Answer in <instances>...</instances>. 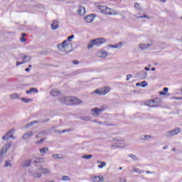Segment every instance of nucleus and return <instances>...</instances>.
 I'll use <instances>...</instances> for the list:
<instances>
[{
  "mask_svg": "<svg viewBox=\"0 0 182 182\" xmlns=\"http://www.w3.org/2000/svg\"><path fill=\"white\" fill-rule=\"evenodd\" d=\"M97 9L104 15H108L110 16H116L119 14V11L114 10L106 5H100L97 6Z\"/></svg>",
  "mask_w": 182,
  "mask_h": 182,
  "instance_id": "obj_1",
  "label": "nucleus"
},
{
  "mask_svg": "<svg viewBox=\"0 0 182 182\" xmlns=\"http://www.w3.org/2000/svg\"><path fill=\"white\" fill-rule=\"evenodd\" d=\"M58 48L60 52L69 53V52H72V43H68V41H64L62 43L58 45Z\"/></svg>",
  "mask_w": 182,
  "mask_h": 182,
  "instance_id": "obj_2",
  "label": "nucleus"
},
{
  "mask_svg": "<svg viewBox=\"0 0 182 182\" xmlns=\"http://www.w3.org/2000/svg\"><path fill=\"white\" fill-rule=\"evenodd\" d=\"M106 38H99L90 41V43L87 45V49H92L93 46H102L103 43H105Z\"/></svg>",
  "mask_w": 182,
  "mask_h": 182,
  "instance_id": "obj_3",
  "label": "nucleus"
},
{
  "mask_svg": "<svg viewBox=\"0 0 182 182\" xmlns=\"http://www.w3.org/2000/svg\"><path fill=\"white\" fill-rule=\"evenodd\" d=\"M107 109V105H102L100 108L95 107L91 109L92 116L97 117L100 116L102 112H105Z\"/></svg>",
  "mask_w": 182,
  "mask_h": 182,
  "instance_id": "obj_4",
  "label": "nucleus"
},
{
  "mask_svg": "<svg viewBox=\"0 0 182 182\" xmlns=\"http://www.w3.org/2000/svg\"><path fill=\"white\" fill-rule=\"evenodd\" d=\"M110 92V88L108 87L97 89L94 91V93L98 95L99 96H105V95H107Z\"/></svg>",
  "mask_w": 182,
  "mask_h": 182,
  "instance_id": "obj_5",
  "label": "nucleus"
},
{
  "mask_svg": "<svg viewBox=\"0 0 182 182\" xmlns=\"http://www.w3.org/2000/svg\"><path fill=\"white\" fill-rule=\"evenodd\" d=\"M58 100L60 103L67 105V106H71L72 105V96L62 97Z\"/></svg>",
  "mask_w": 182,
  "mask_h": 182,
  "instance_id": "obj_6",
  "label": "nucleus"
},
{
  "mask_svg": "<svg viewBox=\"0 0 182 182\" xmlns=\"http://www.w3.org/2000/svg\"><path fill=\"white\" fill-rule=\"evenodd\" d=\"M145 105L149 107H159L160 106V100H149L145 102Z\"/></svg>",
  "mask_w": 182,
  "mask_h": 182,
  "instance_id": "obj_7",
  "label": "nucleus"
},
{
  "mask_svg": "<svg viewBox=\"0 0 182 182\" xmlns=\"http://www.w3.org/2000/svg\"><path fill=\"white\" fill-rule=\"evenodd\" d=\"M181 132V129L179 127L175 128L174 129L169 131L166 133L167 137H172L173 136H176V134H178Z\"/></svg>",
  "mask_w": 182,
  "mask_h": 182,
  "instance_id": "obj_8",
  "label": "nucleus"
},
{
  "mask_svg": "<svg viewBox=\"0 0 182 182\" xmlns=\"http://www.w3.org/2000/svg\"><path fill=\"white\" fill-rule=\"evenodd\" d=\"M77 105H82V100L77 98V97L71 96V106H76Z\"/></svg>",
  "mask_w": 182,
  "mask_h": 182,
  "instance_id": "obj_9",
  "label": "nucleus"
},
{
  "mask_svg": "<svg viewBox=\"0 0 182 182\" xmlns=\"http://www.w3.org/2000/svg\"><path fill=\"white\" fill-rule=\"evenodd\" d=\"M96 55L98 58H102V59H105L107 58V55H109V53H107V51L105 50H100L96 53Z\"/></svg>",
  "mask_w": 182,
  "mask_h": 182,
  "instance_id": "obj_10",
  "label": "nucleus"
},
{
  "mask_svg": "<svg viewBox=\"0 0 182 182\" xmlns=\"http://www.w3.org/2000/svg\"><path fill=\"white\" fill-rule=\"evenodd\" d=\"M14 132H15V129H11V131H9L4 136H3L2 139L3 140H9V139H11V138L14 139V135L12 134V133H14Z\"/></svg>",
  "mask_w": 182,
  "mask_h": 182,
  "instance_id": "obj_11",
  "label": "nucleus"
},
{
  "mask_svg": "<svg viewBox=\"0 0 182 182\" xmlns=\"http://www.w3.org/2000/svg\"><path fill=\"white\" fill-rule=\"evenodd\" d=\"M96 16V15L95 14H90V15H88L85 18V21L87 23H90L92 22H93V19H95V17Z\"/></svg>",
  "mask_w": 182,
  "mask_h": 182,
  "instance_id": "obj_12",
  "label": "nucleus"
},
{
  "mask_svg": "<svg viewBox=\"0 0 182 182\" xmlns=\"http://www.w3.org/2000/svg\"><path fill=\"white\" fill-rule=\"evenodd\" d=\"M91 180L93 182H102L105 180V177L103 176H93Z\"/></svg>",
  "mask_w": 182,
  "mask_h": 182,
  "instance_id": "obj_13",
  "label": "nucleus"
},
{
  "mask_svg": "<svg viewBox=\"0 0 182 182\" xmlns=\"http://www.w3.org/2000/svg\"><path fill=\"white\" fill-rule=\"evenodd\" d=\"M77 14L80 15V16H83V15L86 14V9L82 6H79Z\"/></svg>",
  "mask_w": 182,
  "mask_h": 182,
  "instance_id": "obj_14",
  "label": "nucleus"
},
{
  "mask_svg": "<svg viewBox=\"0 0 182 182\" xmlns=\"http://www.w3.org/2000/svg\"><path fill=\"white\" fill-rule=\"evenodd\" d=\"M108 46H109V48H112V49H117V48H122V46H123V42H119L114 45L111 44V45H109Z\"/></svg>",
  "mask_w": 182,
  "mask_h": 182,
  "instance_id": "obj_15",
  "label": "nucleus"
},
{
  "mask_svg": "<svg viewBox=\"0 0 182 182\" xmlns=\"http://www.w3.org/2000/svg\"><path fill=\"white\" fill-rule=\"evenodd\" d=\"M38 171H41L43 174H50V169L41 166V168H38Z\"/></svg>",
  "mask_w": 182,
  "mask_h": 182,
  "instance_id": "obj_16",
  "label": "nucleus"
},
{
  "mask_svg": "<svg viewBox=\"0 0 182 182\" xmlns=\"http://www.w3.org/2000/svg\"><path fill=\"white\" fill-rule=\"evenodd\" d=\"M59 28V22L57 21H53V23L51 24V29L53 31H55V29H58Z\"/></svg>",
  "mask_w": 182,
  "mask_h": 182,
  "instance_id": "obj_17",
  "label": "nucleus"
},
{
  "mask_svg": "<svg viewBox=\"0 0 182 182\" xmlns=\"http://www.w3.org/2000/svg\"><path fill=\"white\" fill-rule=\"evenodd\" d=\"M50 95L53 97H58V96H60V92L56 90H52L50 92Z\"/></svg>",
  "mask_w": 182,
  "mask_h": 182,
  "instance_id": "obj_18",
  "label": "nucleus"
},
{
  "mask_svg": "<svg viewBox=\"0 0 182 182\" xmlns=\"http://www.w3.org/2000/svg\"><path fill=\"white\" fill-rule=\"evenodd\" d=\"M32 136H33V132L31 131L29 132L25 133L23 136V139L26 140L27 139H29V137H32Z\"/></svg>",
  "mask_w": 182,
  "mask_h": 182,
  "instance_id": "obj_19",
  "label": "nucleus"
},
{
  "mask_svg": "<svg viewBox=\"0 0 182 182\" xmlns=\"http://www.w3.org/2000/svg\"><path fill=\"white\" fill-rule=\"evenodd\" d=\"M9 147H11V144H6L1 149V154H3V153H6V150H8Z\"/></svg>",
  "mask_w": 182,
  "mask_h": 182,
  "instance_id": "obj_20",
  "label": "nucleus"
},
{
  "mask_svg": "<svg viewBox=\"0 0 182 182\" xmlns=\"http://www.w3.org/2000/svg\"><path fill=\"white\" fill-rule=\"evenodd\" d=\"M97 163L98 165V168H103V167H106V162L97 161Z\"/></svg>",
  "mask_w": 182,
  "mask_h": 182,
  "instance_id": "obj_21",
  "label": "nucleus"
},
{
  "mask_svg": "<svg viewBox=\"0 0 182 182\" xmlns=\"http://www.w3.org/2000/svg\"><path fill=\"white\" fill-rule=\"evenodd\" d=\"M26 58H28L26 55L24 56V58H23L22 62H16V66H19V65H23V63H26V62H28V60H26Z\"/></svg>",
  "mask_w": 182,
  "mask_h": 182,
  "instance_id": "obj_22",
  "label": "nucleus"
},
{
  "mask_svg": "<svg viewBox=\"0 0 182 182\" xmlns=\"http://www.w3.org/2000/svg\"><path fill=\"white\" fill-rule=\"evenodd\" d=\"M34 163H45V159L43 158H35Z\"/></svg>",
  "mask_w": 182,
  "mask_h": 182,
  "instance_id": "obj_23",
  "label": "nucleus"
},
{
  "mask_svg": "<svg viewBox=\"0 0 182 182\" xmlns=\"http://www.w3.org/2000/svg\"><path fill=\"white\" fill-rule=\"evenodd\" d=\"M32 92L38 93V89L31 88L29 90L26 91L27 95H31V93H32Z\"/></svg>",
  "mask_w": 182,
  "mask_h": 182,
  "instance_id": "obj_24",
  "label": "nucleus"
},
{
  "mask_svg": "<svg viewBox=\"0 0 182 182\" xmlns=\"http://www.w3.org/2000/svg\"><path fill=\"white\" fill-rule=\"evenodd\" d=\"M151 45L150 44H140L139 48L140 49H147V48H150Z\"/></svg>",
  "mask_w": 182,
  "mask_h": 182,
  "instance_id": "obj_25",
  "label": "nucleus"
},
{
  "mask_svg": "<svg viewBox=\"0 0 182 182\" xmlns=\"http://www.w3.org/2000/svg\"><path fill=\"white\" fill-rule=\"evenodd\" d=\"M46 151H49V148L46 147V148H43L40 149V153L41 154H45V153H46Z\"/></svg>",
  "mask_w": 182,
  "mask_h": 182,
  "instance_id": "obj_26",
  "label": "nucleus"
},
{
  "mask_svg": "<svg viewBox=\"0 0 182 182\" xmlns=\"http://www.w3.org/2000/svg\"><path fill=\"white\" fill-rule=\"evenodd\" d=\"M166 92H168V87H164V88L163 89V91H161V92H159V95H166Z\"/></svg>",
  "mask_w": 182,
  "mask_h": 182,
  "instance_id": "obj_27",
  "label": "nucleus"
},
{
  "mask_svg": "<svg viewBox=\"0 0 182 182\" xmlns=\"http://www.w3.org/2000/svg\"><path fill=\"white\" fill-rule=\"evenodd\" d=\"M45 134H46V132L45 131L41 132L38 134V135L36 136V139H41V137H42V136H45Z\"/></svg>",
  "mask_w": 182,
  "mask_h": 182,
  "instance_id": "obj_28",
  "label": "nucleus"
},
{
  "mask_svg": "<svg viewBox=\"0 0 182 182\" xmlns=\"http://www.w3.org/2000/svg\"><path fill=\"white\" fill-rule=\"evenodd\" d=\"M21 100H22V102H24V103H31V102L33 101L32 99H26V98H24V97H22Z\"/></svg>",
  "mask_w": 182,
  "mask_h": 182,
  "instance_id": "obj_29",
  "label": "nucleus"
},
{
  "mask_svg": "<svg viewBox=\"0 0 182 182\" xmlns=\"http://www.w3.org/2000/svg\"><path fill=\"white\" fill-rule=\"evenodd\" d=\"M75 38L74 35H71L70 36H68L67 40V43H70V41H72V39H73Z\"/></svg>",
  "mask_w": 182,
  "mask_h": 182,
  "instance_id": "obj_30",
  "label": "nucleus"
},
{
  "mask_svg": "<svg viewBox=\"0 0 182 182\" xmlns=\"http://www.w3.org/2000/svg\"><path fill=\"white\" fill-rule=\"evenodd\" d=\"M36 123H38V121H32L31 122L28 123L26 124V127H29L31 126H33L34 124H36Z\"/></svg>",
  "mask_w": 182,
  "mask_h": 182,
  "instance_id": "obj_31",
  "label": "nucleus"
},
{
  "mask_svg": "<svg viewBox=\"0 0 182 182\" xmlns=\"http://www.w3.org/2000/svg\"><path fill=\"white\" fill-rule=\"evenodd\" d=\"M63 181H70V178H69V176H64L62 178Z\"/></svg>",
  "mask_w": 182,
  "mask_h": 182,
  "instance_id": "obj_32",
  "label": "nucleus"
},
{
  "mask_svg": "<svg viewBox=\"0 0 182 182\" xmlns=\"http://www.w3.org/2000/svg\"><path fill=\"white\" fill-rule=\"evenodd\" d=\"M134 171L135 173H139V174H141V173H144V171L140 170V168H134Z\"/></svg>",
  "mask_w": 182,
  "mask_h": 182,
  "instance_id": "obj_33",
  "label": "nucleus"
},
{
  "mask_svg": "<svg viewBox=\"0 0 182 182\" xmlns=\"http://www.w3.org/2000/svg\"><path fill=\"white\" fill-rule=\"evenodd\" d=\"M11 99H19V95L18 94H12L11 95Z\"/></svg>",
  "mask_w": 182,
  "mask_h": 182,
  "instance_id": "obj_34",
  "label": "nucleus"
},
{
  "mask_svg": "<svg viewBox=\"0 0 182 182\" xmlns=\"http://www.w3.org/2000/svg\"><path fill=\"white\" fill-rule=\"evenodd\" d=\"M31 163H32L31 160L26 161L23 165V167H29V166H31Z\"/></svg>",
  "mask_w": 182,
  "mask_h": 182,
  "instance_id": "obj_35",
  "label": "nucleus"
},
{
  "mask_svg": "<svg viewBox=\"0 0 182 182\" xmlns=\"http://www.w3.org/2000/svg\"><path fill=\"white\" fill-rule=\"evenodd\" d=\"M134 7L136 9H139V11H141V6H140V4L139 3H135L134 4Z\"/></svg>",
  "mask_w": 182,
  "mask_h": 182,
  "instance_id": "obj_36",
  "label": "nucleus"
},
{
  "mask_svg": "<svg viewBox=\"0 0 182 182\" xmlns=\"http://www.w3.org/2000/svg\"><path fill=\"white\" fill-rule=\"evenodd\" d=\"M92 157H93L92 155H84V156H82V159H92Z\"/></svg>",
  "mask_w": 182,
  "mask_h": 182,
  "instance_id": "obj_37",
  "label": "nucleus"
},
{
  "mask_svg": "<svg viewBox=\"0 0 182 182\" xmlns=\"http://www.w3.org/2000/svg\"><path fill=\"white\" fill-rule=\"evenodd\" d=\"M141 83L142 87H146V86H147V85H148L147 82H146V81H143Z\"/></svg>",
  "mask_w": 182,
  "mask_h": 182,
  "instance_id": "obj_38",
  "label": "nucleus"
},
{
  "mask_svg": "<svg viewBox=\"0 0 182 182\" xmlns=\"http://www.w3.org/2000/svg\"><path fill=\"white\" fill-rule=\"evenodd\" d=\"M20 42H21L22 43H25V42H26V38H25V37H21L20 38Z\"/></svg>",
  "mask_w": 182,
  "mask_h": 182,
  "instance_id": "obj_39",
  "label": "nucleus"
},
{
  "mask_svg": "<svg viewBox=\"0 0 182 182\" xmlns=\"http://www.w3.org/2000/svg\"><path fill=\"white\" fill-rule=\"evenodd\" d=\"M144 140H149V139H151V136L150 135H144Z\"/></svg>",
  "mask_w": 182,
  "mask_h": 182,
  "instance_id": "obj_40",
  "label": "nucleus"
},
{
  "mask_svg": "<svg viewBox=\"0 0 182 182\" xmlns=\"http://www.w3.org/2000/svg\"><path fill=\"white\" fill-rule=\"evenodd\" d=\"M43 141H45V139H42L40 141H37L36 142V144H41V143H43Z\"/></svg>",
  "mask_w": 182,
  "mask_h": 182,
  "instance_id": "obj_41",
  "label": "nucleus"
},
{
  "mask_svg": "<svg viewBox=\"0 0 182 182\" xmlns=\"http://www.w3.org/2000/svg\"><path fill=\"white\" fill-rule=\"evenodd\" d=\"M11 166V161H6L5 164V167H9Z\"/></svg>",
  "mask_w": 182,
  "mask_h": 182,
  "instance_id": "obj_42",
  "label": "nucleus"
},
{
  "mask_svg": "<svg viewBox=\"0 0 182 182\" xmlns=\"http://www.w3.org/2000/svg\"><path fill=\"white\" fill-rule=\"evenodd\" d=\"M129 157H131V159H133V160H137V156H136L135 155L131 154L129 155Z\"/></svg>",
  "mask_w": 182,
  "mask_h": 182,
  "instance_id": "obj_43",
  "label": "nucleus"
},
{
  "mask_svg": "<svg viewBox=\"0 0 182 182\" xmlns=\"http://www.w3.org/2000/svg\"><path fill=\"white\" fill-rule=\"evenodd\" d=\"M35 177L38 178H41V177H42V173H36Z\"/></svg>",
  "mask_w": 182,
  "mask_h": 182,
  "instance_id": "obj_44",
  "label": "nucleus"
},
{
  "mask_svg": "<svg viewBox=\"0 0 182 182\" xmlns=\"http://www.w3.org/2000/svg\"><path fill=\"white\" fill-rule=\"evenodd\" d=\"M73 65H79V61L77 60H75L73 61Z\"/></svg>",
  "mask_w": 182,
  "mask_h": 182,
  "instance_id": "obj_45",
  "label": "nucleus"
},
{
  "mask_svg": "<svg viewBox=\"0 0 182 182\" xmlns=\"http://www.w3.org/2000/svg\"><path fill=\"white\" fill-rule=\"evenodd\" d=\"M132 77V75L129 74L127 75V81L130 80V78Z\"/></svg>",
  "mask_w": 182,
  "mask_h": 182,
  "instance_id": "obj_46",
  "label": "nucleus"
},
{
  "mask_svg": "<svg viewBox=\"0 0 182 182\" xmlns=\"http://www.w3.org/2000/svg\"><path fill=\"white\" fill-rule=\"evenodd\" d=\"M126 181H127L126 178H122L119 179V182H126Z\"/></svg>",
  "mask_w": 182,
  "mask_h": 182,
  "instance_id": "obj_47",
  "label": "nucleus"
},
{
  "mask_svg": "<svg viewBox=\"0 0 182 182\" xmlns=\"http://www.w3.org/2000/svg\"><path fill=\"white\" fill-rule=\"evenodd\" d=\"M66 132H70V129H64L61 132V133H66Z\"/></svg>",
  "mask_w": 182,
  "mask_h": 182,
  "instance_id": "obj_48",
  "label": "nucleus"
},
{
  "mask_svg": "<svg viewBox=\"0 0 182 182\" xmlns=\"http://www.w3.org/2000/svg\"><path fill=\"white\" fill-rule=\"evenodd\" d=\"M146 174H154V172H151L150 171H146Z\"/></svg>",
  "mask_w": 182,
  "mask_h": 182,
  "instance_id": "obj_49",
  "label": "nucleus"
},
{
  "mask_svg": "<svg viewBox=\"0 0 182 182\" xmlns=\"http://www.w3.org/2000/svg\"><path fill=\"white\" fill-rule=\"evenodd\" d=\"M138 18H147V16L144 15V16H139Z\"/></svg>",
  "mask_w": 182,
  "mask_h": 182,
  "instance_id": "obj_50",
  "label": "nucleus"
},
{
  "mask_svg": "<svg viewBox=\"0 0 182 182\" xmlns=\"http://www.w3.org/2000/svg\"><path fill=\"white\" fill-rule=\"evenodd\" d=\"M58 156H59V155H58V154L53 155L54 159H58Z\"/></svg>",
  "mask_w": 182,
  "mask_h": 182,
  "instance_id": "obj_51",
  "label": "nucleus"
},
{
  "mask_svg": "<svg viewBox=\"0 0 182 182\" xmlns=\"http://www.w3.org/2000/svg\"><path fill=\"white\" fill-rule=\"evenodd\" d=\"M26 33H23L21 34V36L23 37V38H25V36H26Z\"/></svg>",
  "mask_w": 182,
  "mask_h": 182,
  "instance_id": "obj_52",
  "label": "nucleus"
},
{
  "mask_svg": "<svg viewBox=\"0 0 182 182\" xmlns=\"http://www.w3.org/2000/svg\"><path fill=\"white\" fill-rule=\"evenodd\" d=\"M29 70H31L30 68H26V72H29Z\"/></svg>",
  "mask_w": 182,
  "mask_h": 182,
  "instance_id": "obj_53",
  "label": "nucleus"
},
{
  "mask_svg": "<svg viewBox=\"0 0 182 182\" xmlns=\"http://www.w3.org/2000/svg\"><path fill=\"white\" fill-rule=\"evenodd\" d=\"M160 2H166L167 0H159Z\"/></svg>",
  "mask_w": 182,
  "mask_h": 182,
  "instance_id": "obj_54",
  "label": "nucleus"
},
{
  "mask_svg": "<svg viewBox=\"0 0 182 182\" xmlns=\"http://www.w3.org/2000/svg\"><path fill=\"white\" fill-rule=\"evenodd\" d=\"M145 70H150V68L146 67V68H145Z\"/></svg>",
  "mask_w": 182,
  "mask_h": 182,
  "instance_id": "obj_55",
  "label": "nucleus"
},
{
  "mask_svg": "<svg viewBox=\"0 0 182 182\" xmlns=\"http://www.w3.org/2000/svg\"><path fill=\"white\" fill-rule=\"evenodd\" d=\"M151 70H156V68H152Z\"/></svg>",
  "mask_w": 182,
  "mask_h": 182,
  "instance_id": "obj_56",
  "label": "nucleus"
},
{
  "mask_svg": "<svg viewBox=\"0 0 182 182\" xmlns=\"http://www.w3.org/2000/svg\"><path fill=\"white\" fill-rule=\"evenodd\" d=\"M119 170H123V168L122 167H119Z\"/></svg>",
  "mask_w": 182,
  "mask_h": 182,
  "instance_id": "obj_57",
  "label": "nucleus"
},
{
  "mask_svg": "<svg viewBox=\"0 0 182 182\" xmlns=\"http://www.w3.org/2000/svg\"><path fill=\"white\" fill-rule=\"evenodd\" d=\"M28 68H32V65H28Z\"/></svg>",
  "mask_w": 182,
  "mask_h": 182,
  "instance_id": "obj_58",
  "label": "nucleus"
},
{
  "mask_svg": "<svg viewBox=\"0 0 182 182\" xmlns=\"http://www.w3.org/2000/svg\"><path fill=\"white\" fill-rule=\"evenodd\" d=\"M98 124H102V122H99Z\"/></svg>",
  "mask_w": 182,
  "mask_h": 182,
  "instance_id": "obj_59",
  "label": "nucleus"
},
{
  "mask_svg": "<svg viewBox=\"0 0 182 182\" xmlns=\"http://www.w3.org/2000/svg\"><path fill=\"white\" fill-rule=\"evenodd\" d=\"M139 85H140V83H137V84H136V86H139Z\"/></svg>",
  "mask_w": 182,
  "mask_h": 182,
  "instance_id": "obj_60",
  "label": "nucleus"
},
{
  "mask_svg": "<svg viewBox=\"0 0 182 182\" xmlns=\"http://www.w3.org/2000/svg\"><path fill=\"white\" fill-rule=\"evenodd\" d=\"M108 126H113V124H109V125H108Z\"/></svg>",
  "mask_w": 182,
  "mask_h": 182,
  "instance_id": "obj_61",
  "label": "nucleus"
},
{
  "mask_svg": "<svg viewBox=\"0 0 182 182\" xmlns=\"http://www.w3.org/2000/svg\"><path fill=\"white\" fill-rule=\"evenodd\" d=\"M29 173H32V171H29Z\"/></svg>",
  "mask_w": 182,
  "mask_h": 182,
  "instance_id": "obj_62",
  "label": "nucleus"
},
{
  "mask_svg": "<svg viewBox=\"0 0 182 182\" xmlns=\"http://www.w3.org/2000/svg\"><path fill=\"white\" fill-rule=\"evenodd\" d=\"M181 19H182V17L181 18Z\"/></svg>",
  "mask_w": 182,
  "mask_h": 182,
  "instance_id": "obj_63",
  "label": "nucleus"
}]
</instances>
